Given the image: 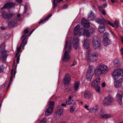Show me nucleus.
<instances>
[{"label":"nucleus","instance_id":"obj_1","mask_svg":"<svg viewBox=\"0 0 123 123\" xmlns=\"http://www.w3.org/2000/svg\"><path fill=\"white\" fill-rule=\"evenodd\" d=\"M95 20L96 22L100 24L98 30L101 33H103L105 30L106 25L108 24L112 27H114L113 23H111L109 21H107L104 18H97Z\"/></svg>","mask_w":123,"mask_h":123},{"label":"nucleus","instance_id":"obj_2","mask_svg":"<svg viewBox=\"0 0 123 123\" xmlns=\"http://www.w3.org/2000/svg\"><path fill=\"white\" fill-rule=\"evenodd\" d=\"M22 18L21 16H16L13 17L11 16L8 21V27L10 28L16 26L17 25V21H20Z\"/></svg>","mask_w":123,"mask_h":123},{"label":"nucleus","instance_id":"obj_3","mask_svg":"<svg viewBox=\"0 0 123 123\" xmlns=\"http://www.w3.org/2000/svg\"><path fill=\"white\" fill-rule=\"evenodd\" d=\"M113 80L123 79V70L119 68L115 69L111 73Z\"/></svg>","mask_w":123,"mask_h":123},{"label":"nucleus","instance_id":"obj_4","mask_svg":"<svg viewBox=\"0 0 123 123\" xmlns=\"http://www.w3.org/2000/svg\"><path fill=\"white\" fill-rule=\"evenodd\" d=\"M72 44L71 43L69 42L68 44V52L67 51H66L63 55V57L62 60L63 62H66L69 61L71 59V56L69 53L71 52V50Z\"/></svg>","mask_w":123,"mask_h":123},{"label":"nucleus","instance_id":"obj_5","mask_svg":"<svg viewBox=\"0 0 123 123\" xmlns=\"http://www.w3.org/2000/svg\"><path fill=\"white\" fill-rule=\"evenodd\" d=\"M114 101L113 98L110 95L105 97L103 101V104L105 106L110 105H111Z\"/></svg>","mask_w":123,"mask_h":123},{"label":"nucleus","instance_id":"obj_6","mask_svg":"<svg viewBox=\"0 0 123 123\" xmlns=\"http://www.w3.org/2000/svg\"><path fill=\"white\" fill-rule=\"evenodd\" d=\"M55 102L54 101H49L48 103V108L47 109V116L49 115L52 112Z\"/></svg>","mask_w":123,"mask_h":123},{"label":"nucleus","instance_id":"obj_7","mask_svg":"<svg viewBox=\"0 0 123 123\" xmlns=\"http://www.w3.org/2000/svg\"><path fill=\"white\" fill-rule=\"evenodd\" d=\"M98 54L96 53H92L90 57L87 56L86 57V59L87 61L89 62H94L97 61L98 59Z\"/></svg>","mask_w":123,"mask_h":123},{"label":"nucleus","instance_id":"obj_8","mask_svg":"<svg viewBox=\"0 0 123 123\" xmlns=\"http://www.w3.org/2000/svg\"><path fill=\"white\" fill-rule=\"evenodd\" d=\"M71 75L68 73L66 74L63 80L64 84L68 85L71 82Z\"/></svg>","mask_w":123,"mask_h":123},{"label":"nucleus","instance_id":"obj_9","mask_svg":"<svg viewBox=\"0 0 123 123\" xmlns=\"http://www.w3.org/2000/svg\"><path fill=\"white\" fill-rule=\"evenodd\" d=\"M123 94V90H119L116 95V98L119 104L121 105L122 103V99Z\"/></svg>","mask_w":123,"mask_h":123},{"label":"nucleus","instance_id":"obj_10","mask_svg":"<svg viewBox=\"0 0 123 123\" xmlns=\"http://www.w3.org/2000/svg\"><path fill=\"white\" fill-rule=\"evenodd\" d=\"M90 43L88 39H86L84 40L83 46L84 48L87 49L86 52L89 55L90 53Z\"/></svg>","mask_w":123,"mask_h":123},{"label":"nucleus","instance_id":"obj_11","mask_svg":"<svg viewBox=\"0 0 123 123\" xmlns=\"http://www.w3.org/2000/svg\"><path fill=\"white\" fill-rule=\"evenodd\" d=\"M102 72V74H106L108 70V68L107 66L104 64H100L98 67Z\"/></svg>","mask_w":123,"mask_h":123},{"label":"nucleus","instance_id":"obj_12","mask_svg":"<svg viewBox=\"0 0 123 123\" xmlns=\"http://www.w3.org/2000/svg\"><path fill=\"white\" fill-rule=\"evenodd\" d=\"M123 79L120 78L119 79L114 80V86L116 88H119L122 86V83Z\"/></svg>","mask_w":123,"mask_h":123},{"label":"nucleus","instance_id":"obj_13","mask_svg":"<svg viewBox=\"0 0 123 123\" xmlns=\"http://www.w3.org/2000/svg\"><path fill=\"white\" fill-rule=\"evenodd\" d=\"M8 55L6 52L0 53V60L4 63L6 62V60Z\"/></svg>","mask_w":123,"mask_h":123},{"label":"nucleus","instance_id":"obj_14","mask_svg":"<svg viewBox=\"0 0 123 123\" xmlns=\"http://www.w3.org/2000/svg\"><path fill=\"white\" fill-rule=\"evenodd\" d=\"M100 78L98 76L95 80H94L91 84L92 88H94L99 85L100 84Z\"/></svg>","mask_w":123,"mask_h":123},{"label":"nucleus","instance_id":"obj_15","mask_svg":"<svg viewBox=\"0 0 123 123\" xmlns=\"http://www.w3.org/2000/svg\"><path fill=\"white\" fill-rule=\"evenodd\" d=\"M93 75L92 69L89 68L86 75V78L87 80L89 81L92 78Z\"/></svg>","mask_w":123,"mask_h":123},{"label":"nucleus","instance_id":"obj_16","mask_svg":"<svg viewBox=\"0 0 123 123\" xmlns=\"http://www.w3.org/2000/svg\"><path fill=\"white\" fill-rule=\"evenodd\" d=\"M79 39L77 36H74L73 41V45L75 49H77L79 47Z\"/></svg>","mask_w":123,"mask_h":123},{"label":"nucleus","instance_id":"obj_17","mask_svg":"<svg viewBox=\"0 0 123 123\" xmlns=\"http://www.w3.org/2000/svg\"><path fill=\"white\" fill-rule=\"evenodd\" d=\"M81 25L84 27L88 28L90 27V24L89 21L84 18L81 20Z\"/></svg>","mask_w":123,"mask_h":123},{"label":"nucleus","instance_id":"obj_18","mask_svg":"<svg viewBox=\"0 0 123 123\" xmlns=\"http://www.w3.org/2000/svg\"><path fill=\"white\" fill-rule=\"evenodd\" d=\"M84 97L86 99H89L92 97V94L90 91L88 90L85 91L84 93Z\"/></svg>","mask_w":123,"mask_h":123},{"label":"nucleus","instance_id":"obj_19","mask_svg":"<svg viewBox=\"0 0 123 123\" xmlns=\"http://www.w3.org/2000/svg\"><path fill=\"white\" fill-rule=\"evenodd\" d=\"M92 45L95 49H99L101 46L100 42H92Z\"/></svg>","mask_w":123,"mask_h":123},{"label":"nucleus","instance_id":"obj_20","mask_svg":"<svg viewBox=\"0 0 123 123\" xmlns=\"http://www.w3.org/2000/svg\"><path fill=\"white\" fill-rule=\"evenodd\" d=\"M80 30V26L79 25H77L74 28V36H77Z\"/></svg>","mask_w":123,"mask_h":123},{"label":"nucleus","instance_id":"obj_21","mask_svg":"<svg viewBox=\"0 0 123 123\" xmlns=\"http://www.w3.org/2000/svg\"><path fill=\"white\" fill-rule=\"evenodd\" d=\"M103 45L106 46L110 44L111 43L110 40L108 38H103Z\"/></svg>","mask_w":123,"mask_h":123},{"label":"nucleus","instance_id":"obj_22","mask_svg":"<svg viewBox=\"0 0 123 123\" xmlns=\"http://www.w3.org/2000/svg\"><path fill=\"white\" fill-rule=\"evenodd\" d=\"M16 73V72L15 70L14 72L13 71L12 69V70L11 72V77L9 83L8 85V87H9L13 79V76H15V75Z\"/></svg>","mask_w":123,"mask_h":123},{"label":"nucleus","instance_id":"obj_23","mask_svg":"<svg viewBox=\"0 0 123 123\" xmlns=\"http://www.w3.org/2000/svg\"><path fill=\"white\" fill-rule=\"evenodd\" d=\"M83 34V35L85 36L88 37H89L90 36L89 31L88 29H84Z\"/></svg>","mask_w":123,"mask_h":123},{"label":"nucleus","instance_id":"obj_24","mask_svg":"<svg viewBox=\"0 0 123 123\" xmlns=\"http://www.w3.org/2000/svg\"><path fill=\"white\" fill-rule=\"evenodd\" d=\"M14 5L13 3H9L5 4L4 6L1 8V9L4 8H9Z\"/></svg>","mask_w":123,"mask_h":123},{"label":"nucleus","instance_id":"obj_25","mask_svg":"<svg viewBox=\"0 0 123 123\" xmlns=\"http://www.w3.org/2000/svg\"><path fill=\"white\" fill-rule=\"evenodd\" d=\"M5 44L4 43H3L0 45V52H6L5 50Z\"/></svg>","mask_w":123,"mask_h":123},{"label":"nucleus","instance_id":"obj_26","mask_svg":"<svg viewBox=\"0 0 123 123\" xmlns=\"http://www.w3.org/2000/svg\"><path fill=\"white\" fill-rule=\"evenodd\" d=\"M101 117L103 119L109 118L111 117V115L109 114H104L100 115Z\"/></svg>","mask_w":123,"mask_h":123},{"label":"nucleus","instance_id":"obj_27","mask_svg":"<svg viewBox=\"0 0 123 123\" xmlns=\"http://www.w3.org/2000/svg\"><path fill=\"white\" fill-rule=\"evenodd\" d=\"M69 99L67 100L66 102V104L67 105L73 104L74 103V101L73 100H72V102H70L71 100L72 97L71 96H69Z\"/></svg>","mask_w":123,"mask_h":123},{"label":"nucleus","instance_id":"obj_28","mask_svg":"<svg viewBox=\"0 0 123 123\" xmlns=\"http://www.w3.org/2000/svg\"><path fill=\"white\" fill-rule=\"evenodd\" d=\"M56 112L58 115L61 116L63 113V108L61 107H59Z\"/></svg>","mask_w":123,"mask_h":123},{"label":"nucleus","instance_id":"obj_29","mask_svg":"<svg viewBox=\"0 0 123 123\" xmlns=\"http://www.w3.org/2000/svg\"><path fill=\"white\" fill-rule=\"evenodd\" d=\"M94 73L95 76H97L102 74V72L98 67V68L96 69L95 70Z\"/></svg>","mask_w":123,"mask_h":123},{"label":"nucleus","instance_id":"obj_30","mask_svg":"<svg viewBox=\"0 0 123 123\" xmlns=\"http://www.w3.org/2000/svg\"><path fill=\"white\" fill-rule=\"evenodd\" d=\"M80 85V82L79 81H77L75 83L74 86V89L75 91L78 90Z\"/></svg>","mask_w":123,"mask_h":123},{"label":"nucleus","instance_id":"obj_31","mask_svg":"<svg viewBox=\"0 0 123 123\" xmlns=\"http://www.w3.org/2000/svg\"><path fill=\"white\" fill-rule=\"evenodd\" d=\"M98 9L103 15H105L106 14L105 11L103 9V7L101 6H99Z\"/></svg>","mask_w":123,"mask_h":123},{"label":"nucleus","instance_id":"obj_32","mask_svg":"<svg viewBox=\"0 0 123 123\" xmlns=\"http://www.w3.org/2000/svg\"><path fill=\"white\" fill-rule=\"evenodd\" d=\"M93 40L92 42H100L99 38L97 36L94 37L93 38Z\"/></svg>","mask_w":123,"mask_h":123},{"label":"nucleus","instance_id":"obj_33","mask_svg":"<svg viewBox=\"0 0 123 123\" xmlns=\"http://www.w3.org/2000/svg\"><path fill=\"white\" fill-rule=\"evenodd\" d=\"M27 43V42L26 41H25V42L24 44L23 45V43H21L20 45V46L18 47L17 49V51L18 52H19L21 49V47L22 46H23L24 47L26 45Z\"/></svg>","mask_w":123,"mask_h":123},{"label":"nucleus","instance_id":"obj_34","mask_svg":"<svg viewBox=\"0 0 123 123\" xmlns=\"http://www.w3.org/2000/svg\"><path fill=\"white\" fill-rule=\"evenodd\" d=\"M27 37V35H22V37L21 38V39H22H22V43H23V45L25 43L24 42L26 40V38Z\"/></svg>","mask_w":123,"mask_h":123},{"label":"nucleus","instance_id":"obj_35","mask_svg":"<svg viewBox=\"0 0 123 123\" xmlns=\"http://www.w3.org/2000/svg\"><path fill=\"white\" fill-rule=\"evenodd\" d=\"M93 88H95V91L97 92L98 93L100 92V88L99 85Z\"/></svg>","mask_w":123,"mask_h":123},{"label":"nucleus","instance_id":"obj_36","mask_svg":"<svg viewBox=\"0 0 123 123\" xmlns=\"http://www.w3.org/2000/svg\"><path fill=\"white\" fill-rule=\"evenodd\" d=\"M97 110V109L95 108H90V111L91 113H93L95 112Z\"/></svg>","mask_w":123,"mask_h":123},{"label":"nucleus","instance_id":"obj_37","mask_svg":"<svg viewBox=\"0 0 123 123\" xmlns=\"http://www.w3.org/2000/svg\"><path fill=\"white\" fill-rule=\"evenodd\" d=\"M5 69L3 65H0V73L3 72Z\"/></svg>","mask_w":123,"mask_h":123},{"label":"nucleus","instance_id":"obj_38","mask_svg":"<svg viewBox=\"0 0 123 123\" xmlns=\"http://www.w3.org/2000/svg\"><path fill=\"white\" fill-rule=\"evenodd\" d=\"M75 109V107L74 106H72L70 108V112L71 113L73 112Z\"/></svg>","mask_w":123,"mask_h":123},{"label":"nucleus","instance_id":"obj_39","mask_svg":"<svg viewBox=\"0 0 123 123\" xmlns=\"http://www.w3.org/2000/svg\"><path fill=\"white\" fill-rule=\"evenodd\" d=\"M28 32V29H26L22 33V35H27L26 34Z\"/></svg>","mask_w":123,"mask_h":123},{"label":"nucleus","instance_id":"obj_40","mask_svg":"<svg viewBox=\"0 0 123 123\" xmlns=\"http://www.w3.org/2000/svg\"><path fill=\"white\" fill-rule=\"evenodd\" d=\"M109 34V33L107 32L105 33L103 36L104 38H108V36Z\"/></svg>","mask_w":123,"mask_h":123},{"label":"nucleus","instance_id":"obj_41","mask_svg":"<svg viewBox=\"0 0 123 123\" xmlns=\"http://www.w3.org/2000/svg\"><path fill=\"white\" fill-rule=\"evenodd\" d=\"M53 9L55 8V7L57 6V4L56 3V0H54L53 2Z\"/></svg>","mask_w":123,"mask_h":123},{"label":"nucleus","instance_id":"obj_42","mask_svg":"<svg viewBox=\"0 0 123 123\" xmlns=\"http://www.w3.org/2000/svg\"><path fill=\"white\" fill-rule=\"evenodd\" d=\"M3 18L9 20L11 16H2Z\"/></svg>","mask_w":123,"mask_h":123},{"label":"nucleus","instance_id":"obj_43","mask_svg":"<svg viewBox=\"0 0 123 123\" xmlns=\"http://www.w3.org/2000/svg\"><path fill=\"white\" fill-rule=\"evenodd\" d=\"M46 20V17H45L44 19H41L39 22L38 23L39 24L42 23L44 22V21Z\"/></svg>","mask_w":123,"mask_h":123},{"label":"nucleus","instance_id":"obj_44","mask_svg":"<svg viewBox=\"0 0 123 123\" xmlns=\"http://www.w3.org/2000/svg\"><path fill=\"white\" fill-rule=\"evenodd\" d=\"M115 26L116 28H117L118 26V22L116 20L114 22Z\"/></svg>","mask_w":123,"mask_h":123},{"label":"nucleus","instance_id":"obj_45","mask_svg":"<svg viewBox=\"0 0 123 123\" xmlns=\"http://www.w3.org/2000/svg\"><path fill=\"white\" fill-rule=\"evenodd\" d=\"M2 15H8L7 14L6 12L4 11H3L2 12ZM13 14H10L9 15H13Z\"/></svg>","mask_w":123,"mask_h":123},{"label":"nucleus","instance_id":"obj_46","mask_svg":"<svg viewBox=\"0 0 123 123\" xmlns=\"http://www.w3.org/2000/svg\"><path fill=\"white\" fill-rule=\"evenodd\" d=\"M68 41H67L66 42L65 44L64 47V49L65 50H66L67 48L68 47Z\"/></svg>","mask_w":123,"mask_h":123},{"label":"nucleus","instance_id":"obj_47","mask_svg":"<svg viewBox=\"0 0 123 123\" xmlns=\"http://www.w3.org/2000/svg\"><path fill=\"white\" fill-rule=\"evenodd\" d=\"M90 30L91 31L90 33H93L95 32V29L93 28H91Z\"/></svg>","mask_w":123,"mask_h":123},{"label":"nucleus","instance_id":"obj_48","mask_svg":"<svg viewBox=\"0 0 123 123\" xmlns=\"http://www.w3.org/2000/svg\"><path fill=\"white\" fill-rule=\"evenodd\" d=\"M27 9V6L26 5H25L24 6V12L25 13L26 12V11Z\"/></svg>","mask_w":123,"mask_h":123},{"label":"nucleus","instance_id":"obj_49","mask_svg":"<svg viewBox=\"0 0 123 123\" xmlns=\"http://www.w3.org/2000/svg\"><path fill=\"white\" fill-rule=\"evenodd\" d=\"M20 55H19L17 58V62L18 63H19V60H20Z\"/></svg>","mask_w":123,"mask_h":123},{"label":"nucleus","instance_id":"obj_50","mask_svg":"<svg viewBox=\"0 0 123 123\" xmlns=\"http://www.w3.org/2000/svg\"><path fill=\"white\" fill-rule=\"evenodd\" d=\"M46 121V118H44L41 121L40 123H44Z\"/></svg>","mask_w":123,"mask_h":123},{"label":"nucleus","instance_id":"obj_51","mask_svg":"<svg viewBox=\"0 0 123 123\" xmlns=\"http://www.w3.org/2000/svg\"><path fill=\"white\" fill-rule=\"evenodd\" d=\"M105 82H103L102 84V87H104L105 86Z\"/></svg>","mask_w":123,"mask_h":123},{"label":"nucleus","instance_id":"obj_52","mask_svg":"<svg viewBox=\"0 0 123 123\" xmlns=\"http://www.w3.org/2000/svg\"><path fill=\"white\" fill-rule=\"evenodd\" d=\"M16 1L19 3H21L22 2V0H16Z\"/></svg>","mask_w":123,"mask_h":123},{"label":"nucleus","instance_id":"obj_53","mask_svg":"<svg viewBox=\"0 0 123 123\" xmlns=\"http://www.w3.org/2000/svg\"><path fill=\"white\" fill-rule=\"evenodd\" d=\"M84 107L85 108L87 109V110H89V109L88 108V106L87 105H85L84 106Z\"/></svg>","mask_w":123,"mask_h":123},{"label":"nucleus","instance_id":"obj_54","mask_svg":"<svg viewBox=\"0 0 123 123\" xmlns=\"http://www.w3.org/2000/svg\"><path fill=\"white\" fill-rule=\"evenodd\" d=\"M120 38H121V42L123 44V37H121Z\"/></svg>","mask_w":123,"mask_h":123},{"label":"nucleus","instance_id":"obj_55","mask_svg":"<svg viewBox=\"0 0 123 123\" xmlns=\"http://www.w3.org/2000/svg\"><path fill=\"white\" fill-rule=\"evenodd\" d=\"M121 55H123V48H122L121 49Z\"/></svg>","mask_w":123,"mask_h":123},{"label":"nucleus","instance_id":"obj_56","mask_svg":"<svg viewBox=\"0 0 123 123\" xmlns=\"http://www.w3.org/2000/svg\"><path fill=\"white\" fill-rule=\"evenodd\" d=\"M6 83L5 82L2 85V88H4L5 87V85H6Z\"/></svg>","mask_w":123,"mask_h":123},{"label":"nucleus","instance_id":"obj_57","mask_svg":"<svg viewBox=\"0 0 123 123\" xmlns=\"http://www.w3.org/2000/svg\"><path fill=\"white\" fill-rule=\"evenodd\" d=\"M61 105L62 106H65V107H66V104H65L62 103V104Z\"/></svg>","mask_w":123,"mask_h":123},{"label":"nucleus","instance_id":"obj_58","mask_svg":"<svg viewBox=\"0 0 123 123\" xmlns=\"http://www.w3.org/2000/svg\"><path fill=\"white\" fill-rule=\"evenodd\" d=\"M1 28L2 30H4L6 29V28H5L4 27H1Z\"/></svg>","mask_w":123,"mask_h":123},{"label":"nucleus","instance_id":"obj_59","mask_svg":"<svg viewBox=\"0 0 123 123\" xmlns=\"http://www.w3.org/2000/svg\"><path fill=\"white\" fill-rule=\"evenodd\" d=\"M67 7V5H64L63 6V8H66Z\"/></svg>","mask_w":123,"mask_h":123},{"label":"nucleus","instance_id":"obj_60","mask_svg":"<svg viewBox=\"0 0 123 123\" xmlns=\"http://www.w3.org/2000/svg\"><path fill=\"white\" fill-rule=\"evenodd\" d=\"M111 2L112 3H113L115 2V1L114 0H111Z\"/></svg>","mask_w":123,"mask_h":123},{"label":"nucleus","instance_id":"obj_61","mask_svg":"<svg viewBox=\"0 0 123 123\" xmlns=\"http://www.w3.org/2000/svg\"><path fill=\"white\" fill-rule=\"evenodd\" d=\"M74 62H73V64L71 65L70 66L72 67L74 66L75 64H74Z\"/></svg>","mask_w":123,"mask_h":123},{"label":"nucleus","instance_id":"obj_62","mask_svg":"<svg viewBox=\"0 0 123 123\" xmlns=\"http://www.w3.org/2000/svg\"><path fill=\"white\" fill-rule=\"evenodd\" d=\"M62 0H62H57V2L58 3H59Z\"/></svg>","mask_w":123,"mask_h":123},{"label":"nucleus","instance_id":"obj_63","mask_svg":"<svg viewBox=\"0 0 123 123\" xmlns=\"http://www.w3.org/2000/svg\"><path fill=\"white\" fill-rule=\"evenodd\" d=\"M106 5H107L105 3V4H104L103 5V6L104 7H105L106 6Z\"/></svg>","mask_w":123,"mask_h":123},{"label":"nucleus","instance_id":"obj_64","mask_svg":"<svg viewBox=\"0 0 123 123\" xmlns=\"http://www.w3.org/2000/svg\"><path fill=\"white\" fill-rule=\"evenodd\" d=\"M19 52H18L17 51V53L16 54V57L18 55Z\"/></svg>","mask_w":123,"mask_h":123}]
</instances>
